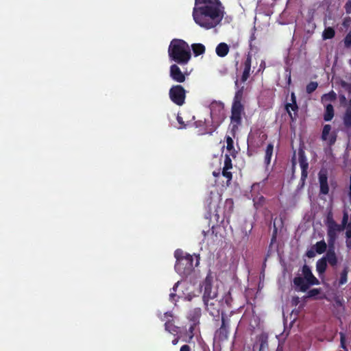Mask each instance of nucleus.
I'll list each match as a JSON object with an SVG mask.
<instances>
[{
  "label": "nucleus",
  "instance_id": "1",
  "mask_svg": "<svg viewBox=\"0 0 351 351\" xmlns=\"http://www.w3.org/2000/svg\"><path fill=\"white\" fill-rule=\"evenodd\" d=\"M223 8L219 0H196L193 19L200 27L210 29L217 26L223 17Z\"/></svg>",
  "mask_w": 351,
  "mask_h": 351
},
{
  "label": "nucleus",
  "instance_id": "2",
  "mask_svg": "<svg viewBox=\"0 0 351 351\" xmlns=\"http://www.w3.org/2000/svg\"><path fill=\"white\" fill-rule=\"evenodd\" d=\"M169 56L179 64H186L191 59L189 45L180 39L173 40L168 49Z\"/></svg>",
  "mask_w": 351,
  "mask_h": 351
},
{
  "label": "nucleus",
  "instance_id": "3",
  "mask_svg": "<svg viewBox=\"0 0 351 351\" xmlns=\"http://www.w3.org/2000/svg\"><path fill=\"white\" fill-rule=\"evenodd\" d=\"M175 256L177 258L176 269L178 272L187 274L194 268L193 256L185 254L180 250L176 251Z\"/></svg>",
  "mask_w": 351,
  "mask_h": 351
},
{
  "label": "nucleus",
  "instance_id": "4",
  "mask_svg": "<svg viewBox=\"0 0 351 351\" xmlns=\"http://www.w3.org/2000/svg\"><path fill=\"white\" fill-rule=\"evenodd\" d=\"M302 277L295 278L294 284L302 291H305L310 285H319V280L313 276L310 268L304 265L302 271Z\"/></svg>",
  "mask_w": 351,
  "mask_h": 351
},
{
  "label": "nucleus",
  "instance_id": "5",
  "mask_svg": "<svg viewBox=\"0 0 351 351\" xmlns=\"http://www.w3.org/2000/svg\"><path fill=\"white\" fill-rule=\"evenodd\" d=\"M241 100V96L239 94H237L232 107L231 124L232 125L233 128H237L241 123V114L243 111Z\"/></svg>",
  "mask_w": 351,
  "mask_h": 351
},
{
  "label": "nucleus",
  "instance_id": "6",
  "mask_svg": "<svg viewBox=\"0 0 351 351\" xmlns=\"http://www.w3.org/2000/svg\"><path fill=\"white\" fill-rule=\"evenodd\" d=\"M171 99L178 105H182L185 99L184 89L179 85L173 86L169 90Z\"/></svg>",
  "mask_w": 351,
  "mask_h": 351
},
{
  "label": "nucleus",
  "instance_id": "7",
  "mask_svg": "<svg viewBox=\"0 0 351 351\" xmlns=\"http://www.w3.org/2000/svg\"><path fill=\"white\" fill-rule=\"evenodd\" d=\"M210 114L213 120L221 121L225 117L223 104L221 101H213L210 104Z\"/></svg>",
  "mask_w": 351,
  "mask_h": 351
},
{
  "label": "nucleus",
  "instance_id": "8",
  "mask_svg": "<svg viewBox=\"0 0 351 351\" xmlns=\"http://www.w3.org/2000/svg\"><path fill=\"white\" fill-rule=\"evenodd\" d=\"M322 138L329 145H332L335 142L336 134L335 132L332 131L331 126L330 125H326L324 126Z\"/></svg>",
  "mask_w": 351,
  "mask_h": 351
},
{
  "label": "nucleus",
  "instance_id": "9",
  "mask_svg": "<svg viewBox=\"0 0 351 351\" xmlns=\"http://www.w3.org/2000/svg\"><path fill=\"white\" fill-rule=\"evenodd\" d=\"M170 76L173 80L178 82H183L185 80L184 74L181 71L180 69L176 64H173L171 66Z\"/></svg>",
  "mask_w": 351,
  "mask_h": 351
},
{
  "label": "nucleus",
  "instance_id": "10",
  "mask_svg": "<svg viewBox=\"0 0 351 351\" xmlns=\"http://www.w3.org/2000/svg\"><path fill=\"white\" fill-rule=\"evenodd\" d=\"M319 180L320 184V190L323 194H327L329 188L327 184V176L325 171H320L319 173Z\"/></svg>",
  "mask_w": 351,
  "mask_h": 351
},
{
  "label": "nucleus",
  "instance_id": "11",
  "mask_svg": "<svg viewBox=\"0 0 351 351\" xmlns=\"http://www.w3.org/2000/svg\"><path fill=\"white\" fill-rule=\"evenodd\" d=\"M232 167V162L230 158L228 156V155H226V159L224 161V167L223 169V176L227 178L228 182L230 181L232 179V173L230 171H229L230 169H231Z\"/></svg>",
  "mask_w": 351,
  "mask_h": 351
},
{
  "label": "nucleus",
  "instance_id": "12",
  "mask_svg": "<svg viewBox=\"0 0 351 351\" xmlns=\"http://www.w3.org/2000/svg\"><path fill=\"white\" fill-rule=\"evenodd\" d=\"M229 51V47L227 44L221 43L216 47V53L220 57L226 56Z\"/></svg>",
  "mask_w": 351,
  "mask_h": 351
},
{
  "label": "nucleus",
  "instance_id": "13",
  "mask_svg": "<svg viewBox=\"0 0 351 351\" xmlns=\"http://www.w3.org/2000/svg\"><path fill=\"white\" fill-rule=\"evenodd\" d=\"M348 213H345L343 219V223L345 226V228L346 229V236L348 239H351V214L350 216V222L347 224V222L348 221Z\"/></svg>",
  "mask_w": 351,
  "mask_h": 351
},
{
  "label": "nucleus",
  "instance_id": "14",
  "mask_svg": "<svg viewBox=\"0 0 351 351\" xmlns=\"http://www.w3.org/2000/svg\"><path fill=\"white\" fill-rule=\"evenodd\" d=\"M327 267L326 258L319 259L316 264V270L319 274H322L326 271Z\"/></svg>",
  "mask_w": 351,
  "mask_h": 351
},
{
  "label": "nucleus",
  "instance_id": "15",
  "mask_svg": "<svg viewBox=\"0 0 351 351\" xmlns=\"http://www.w3.org/2000/svg\"><path fill=\"white\" fill-rule=\"evenodd\" d=\"M195 56H197L204 53L205 47L202 44H193L191 46Z\"/></svg>",
  "mask_w": 351,
  "mask_h": 351
},
{
  "label": "nucleus",
  "instance_id": "16",
  "mask_svg": "<svg viewBox=\"0 0 351 351\" xmlns=\"http://www.w3.org/2000/svg\"><path fill=\"white\" fill-rule=\"evenodd\" d=\"M334 115L333 108L330 104H326V112L324 114V119L328 121L332 119Z\"/></svg>",
  "mask_w": 351,
  "mask_h": 351
},
{
  "label": "nucleus",
  "instance_id": "17",
  "mask_svg": "<svg viewBox=\"0 0 351 351\" xmlns=\"http://www.w3.org/2000/svg\"><path fill=\"white\" fill-rule=\"evenodd\" d=\"M344 123L348 126H351V99L349 101V106L343 118Z\"/></svg>",
  "mask_w": 351,
  "mask_h": 351
},
{
  "label": "nucleus",
  "instance_id": "18",
  "mask_svg": "<svg viewBox=\"0 0 351 351\" xmlns=\"http://www.w3.org/2000/svg\"><path fill=\"white\" fill-rule=\"evenodd\" d=\"M317 254H320L325 252L326 249V244L324 241L317 242L314 246Z\"/></svg>",
  "mask_w": 351,
  "mask_h": 351
},
{
  "label": "nucleus",
  "instance_id": "19",
  "mask_svg": "<svg viewBox=\"0 0 351 351\" xmlns=\"http://www.w3.org/2000/svg\"><path fill=\"white\" fill-rule=\"evenodd\" d=\"M324 258H326V261H327L331 265L337 264V261L334 252H328Z\"/></svg>",
  "mask_w": 351,
  "mask_h": 351
},
{
  "label": "nucleus",
  "instance_id": "20",
  "mask_svg": "<svg viewBox=\"0 0 351 351\" xmlns=\"http://www.w3.org/2000/svg\"><path fill=\"white\" fill-rule=\"evenodd\" d=\"M335 99V94L333 92L326 94L322 97V102L326 104H329L328 102L334 101Z\"/></svg>",
  "mask_w": 351,
  "mask_h": 351
},
{
  "label": "nucleus",
  "instance_id": "21",
  "mask_svg": "<svg viewBox=\"0 0 351 351\" xmlns=\"http://www.w3.org/2000/svg\"><path fill=\"white\" fill-rule=\"evenodd\" d=\"M287 110L289 114L291 119H293V115H295V111L297 110V106L295 103L287 104Z\"/></svg>",
  "mask_w": 351,
  "mask_h": 351
},
{
  "label": "nucleus",
  "instance_id": "22",
  "mask_svg": "<svg viewBox=\"0 0 351 351\" xmlns=\"http://www.w3.org/2000/svg\"><path fill=\"white\" fill-rule=\"evenodd\" d=\"M272 153H273V145H269L266 149V152H265V162L267 164L270 163Z\"/></svg>",
  "mask_w": 351,
  "mask_h": 351
},
{
  "label": "nucleus",
  "instance_id": "23",
  "mask_svg": "<svg viewBox=\"0 0 351 351\" xmlns=\"http://www.w3.org/2000/svg\"><path fill=\"white\" fill-rule=\"evenodd\" d=\"M334 35L335 31L330 27L326 29L323 32L324 39L332 38L334 36Z\"/></svg>",
  "mask_w": 351,
  "mask_h": 351
},
{
  "label": "nucleus",
  "instance_id": "24",
  "mask_svg": "<svg viewBox=\"0 0 351 351\" xmlns=\"http://www.w3.org/2000/svg\"><path fill=\"white\" fill-rule=\"evenodd\" d=\"M341 230L339 226L333 223L329 225L328 234L330 237H332L335 234V232H339Z\"/></svg>",
  "mask_w": 351,
  "mask_h": 351
},
{
  "label": "nucleus",
  "instance_id": "25",
  "mask_svg": "<svg viewBox=\"0 0 351 351\" xmlns=\"http://www.w3.org/2000/svg\"><path fill=\"white\" fill-rule=\"evenodd\" d=\"M226 149L228 151L230 155L233 154L232 149H233V141L230 137H227L226 138Z\"/></svg>",
  "mask_w": 351,
  "mask_h": 351
},
{
  "label": "nucleus",
  "instance_id": "26",
  "mask_svg": "<svg viewBox=\"0 0 351 351\" xmlns=\"http://www.w3.org/2000/svg\"><path fill=\"white\" fill-rule=\"evenodd\" d=\"M317 87V84L316 82H311L306 86V90L308 93H312L314 91Z\"/></svg>",
  "mask_w": 351,
  "mask_h": 351
},
{
  "label": "nucleus",
  "instance_id": "27",
  "mask_svg": "<svg viewBox=\"0 0 351 351\" xmlns=\"http://www.w3.org/2000/svg\"><path fill=\"white\" fill-rule=\"evenodd\" d=\"M319 293V289H313L308 292L307 297L308 298H314V297H316Z\"/></svg>",
  "mask_w": 351,
  "mask_h": 351
},
{
  "label": "nucleus",
  "instance_id": "28",
  "mask_svg": "<svg viewBox=\"0 0 351 351\" xmlns=\"http://www.w3.org/2000/svg\"><path fill=\"white\" fill-rule=\"evenodd\" d=\"M317 254V253H316V252H315V248H313V247L311 249H310V250L307 252L306 255H307V256H308V257H309V258H313V257H314V256H315V254Z\"/></svg>",
  "mask_w": 351,
  "mask_h": 351
},
{
  "label": "nucleus",
  "instance_id": "29",
  "mask_svg": "<svg viewBox=\"0 0 351 351\" xmlns=\"http://www.w3.org/2000/svg\"><path fill=\"white\" fill-rule=\"evenodd\" d=\"M301 168L302 169V175H304L306 173V170L307 169V167H308V164L304 161V160H302L301 161Z\"/></svg>",
  "mask_w": 351,
  "mask_h": 351
},
{
  "label": "nucleus",
  "instance_id": "30",
  "mask_svg": "<svg viewBox=\"0 0 351 351\" xmlns=\"http://www.w3.org/2000/svg\"><path fill=\"white\" fill-rule=\"evenodd\" d=\"M345 44L346 46L351 45V32H350L345 38Z\"/></svg>",
  "mask_w": 351,
  "mask_h": 351
},
{
  "label": "nucleus",
  "instance_id": "31",
  "mask_svg": "<svg viewBox=\"0 0 351 351\" xmlns=\"http://www.w3.org/2000/svg\"><path fill=\"white\" fill-rule=\"evenodd\" d=\"M249 71H250L249 67L246 68L245 70L244 71L243 75V80H245L247 78V77L249 75Z\"/></svg>",
  "mask_w": 351,
  "mask_h": 351
},
{
  "label": "nucleus",
  "instance_id": "32",
  "mask_svg": "<svg viewBox=\"0 0 351 351\" xmlns=\"http://www.w3.org/2000/svg\"><path fill=\"white\" fill-rule=\"evenodd\" d=\"M347 279H346V274H343V276H341V284H343L346 282Z\"/></svg>",
  "mask_w": 351,
  "mask_h": 351
},
{
  "label": "nucleus",
  "instance_id": "33",
  "mask_svg": "<svg viewBox=\"0 0 351 351\" xmlns=\"http://www.w3.org/2000/svg\"><path fill=\"white\" fill-rule=\"evenodd\" d=\"M180 351H190V349L189 348L188 346H183L181 348H180Z\"/></svg>",
  "mask_w": 351,
  "mask_h": 351
},
{
  "label": "nucleus",
  "instance_id": "34",
  "mask_svg": "<svg viewBox=\"0 0 351 351\" xmlns=\"http://www.w3.org/2000/svg\"><path fill=\"white\" fill-rule=\"evenodd\" d=\"M177 119H178V121L180 123L181 126L180 128L183 127V123H182V118L180 117V115L178 116L177 117Z\"/></svg>",
  "mask_w": 351,
  "mask_h": 351
},
{
  "label": "nucleus",
  "instance_id": "35",
  "mask_svg": "<svg viewBox=\"0 0 351 351\" xmlns=\"http://www.w3.org/2000/svg\"><path fill=\"white\" fill-rule=\"evenodd\" d=\"M291 99H292L293 103H295V97L294 93L291 94Z\"/></svg>",
  "mask_w": 351,
  "mask_h": 351
},
{
  "label": "nucleus",
  "instance_id": "36",
  "mask_svg": "<svg viewBox=\"0 0 351 351\" xmlns=\"http://www.w3.org/2000/svg\"><path fill=\"white\" fill-rule=\"evenodd\" d=\"M195 266H197L198 264H199V260H198V257L197 256H195Z\"/></svg>",
  "mask_w": 351,
  "mask_h": 351
},
{
  "label": "nucleus",
  "instance_id": "37",
  "mask_svg": "<svg viewBox=\"0 0 351 351\" xmlns=\"http://www.w3.org/2000/svg\"><path fill=\"white\" fill-rule=\"evenodd\" d=\"M191 295L190 294H188L187 295H185V298L190 300L191 298Z\"/></svg>",
  "mask_w": 351,
  "mask_h": 351
},
{
  "label": "nucleus",
  "instance_id": "38",
  "mask_svg": "<svg viewBox=\"0 0 351 351\" xmlns=\"http://www.w3.org/2000/svg\"><path fill=\"white\" fill-rule=\"evenodd\" d=\"M213 175H214L215 176H217V174L215 173V172H214V173H213Z\"/></svg>",
  "mask_w": 351,
  "mask_h": 351
}]
</instances>
